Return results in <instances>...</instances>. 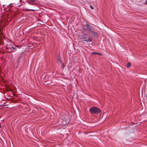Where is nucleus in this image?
Returning <instances> with one entry per match:
<instances>
[{"mask_svg":"<svg viewBox=\"0 0 147 147\" xmlns=\"http://www.w3.org/2000/svg\"><path fill=\"white\" fill-rule=\"evenodd\" d=\"M89 111L91 113H96L100 112V109L96 107H93L90 108Z\"/></svg>","mask_w":147,"mask_h":147,"instance_id":"1","label":"nucleus"},{"mask_svg":"<svg viewBox=\"0 0 147 147\" xmlns=\"http://www.w3.org/2000/svg\"><path fill=\"white\" fill-rule=\"evenodd\" d=\"M38 21H39L38 24L43 25L47 23L48 20H47V19H45L44 20L43 19H38Z\"/></svg>","mask_w":147,"mask_h":147,"instance_id":"2","label":"nucleus"},{"mask_svg":"<svg viewBox=\"0 0 147 147\" xmlns=\"http://www.w3.org/2000/svg\"><path fill=\"white\" fill-rule=\"evenodd\" d=\"M86 36L85 37H84L82 40V41L84 43H85V42H91V39L90 38H88V39H85L86 38Z\"/></svg>","mask_w":147,"mask_h":147,"instance_id":"3","label":"nucleus"},{"mask_svg":"<svg viewBox=\"0 0 147 147\" xmlns=\"http://www.w3.org/2000/svg\"><path fill=\"white\" fill-rule=\"evenodd\" d=\"M3 38L4 36L3 34L2 31L0 30V43L2 42V40L3 39Z\"/></svg>","mask_w":147,"mask_h":147,"instance_id":"4","label":"nucleus"},{"mask_svg":"<svg viewBox=\"0 0 147 147\" xmlns=\"http://www.w3.org/2000/svg\"><path fill=\"white\" fill-rule=\"evenodd\" d=\"M85 27V29L87 30L90 31L91 30V28L90 25H86Z\"/></svg>","mask_w":147,"mask_h":147,"instance_id":"5","label":"nucleus"},{"mask_svg":"<svg viewBox=\"0 0 147 147\" xmlns=\"http://www.w3.org/2000/svg\"><path fill=\"white\" fill-rule=\"evenodd\" d=\"M92 54H98V55H101V54L100 53H97V52H92Z\"/></svg>","mask_w":147,"mask_h":147,"instance_id":"6","label":"nucleus"},{"mask_svg":"<svg viewBox=\"0 0 147 147\" xmlns=\"http://www.w3.org/2000/svg\"><path fill=\"white\" fill-rule=\"evenodd\" d=\"M57 59L58 60L59 62V63L60 62V63H61V60H60V57L58 56L57 57Z\"/></svg>","mask_w":147,"mask_h":147,"instance_id":"7","label":"nucleus"},{"mask_svg":"<svg viewBox=\"0 0 147 147\" xmlns=\"http://www.w3.org/2000/svg\"><path fill=\"white\" fill-rule=\"evenodd\" d=\"M131 65V64L130 63H128L127 64V67H130Z\"/></svg>","mask_w":147,"mask_h":147,"instance_id":"8","label":"nucleus"},{"mask_svg":"<svg viewBox=\"0 0 147 147\" xmlns=\"http://www.w3.org/2000/svg\"><path fill=\"white\" fill-rule=\"evenodd\" d=\"M10 48H11V49H12L13 50H15L16 49L15 47H13L12 45L11 46Z\"/></svg>","mask_w":147,"mask_h":147,"instance_id":"9","label":"nucleus"},{"mask_svg":"<svg viewBox=\"0 0 147 147\" xmlns=\"http://www.w3.org/2000/svg\"><path fill=\"white\" fill-rule=\"evenodd\" d=\"M90 7L91 9H94V7L91 5L90 6Z\"/></svg>","mask_w":147,"mask_h":147,"instance_id":"10","label":"nucleus"},{"mask_svg":"<svg viewBox=\"0 0 147 147\" xmlns=\"http://www.w3.org/2000/svg\"><path fill=\"white\" fill-rule=\"evenodd\" d=\"M62 67H63V69L64 68V65L63 63L62 65Z\"/></svg>","mask_w":147,"mask_h":147,"instance_id":"11","label":"nucleus"},{"mask_svg":"<svg viewBox=\"0 0 147 147\" xmlns=\"http://www.w3.org/2000/svg\"><path fill=\"white\" fill-rule=\"evenodd\" d=\"M8 19H3V20H4L5 21H6V20H7V21H8Z\"/></svg>","mask_w":147,"mask_h":147,"instance_id":"12","label":"nucleus"},{"mask_svg":"<svg viewBox=\"0 0 147 147\" xmlns=\"http://www.w3.org/2000/svg\"><path fill=\"white\" fill-rule=\"evenodd\" d=\"M12 3H11L9 5H7V6H8V7H9V5H11Z\"/></svg>","mask_w":147,"mask_h":147,"instance_id":"13","label":"nucleus"},{"mask_svg":"<svg viewBox=\"0 0 147 147\" xmlns=\"http://www.w3.org/2000/svg\"><path fill=\"white\" fill-rule=\"evenodd\" d=\"M9 19V22H10V20H11V19Z\"/></svg>","mask_w":147,"mask_h":147,"instance_id":"14","label":"nucleus"},{"mask_svg":"<svg viewBox=\"0 0 147 147\" xmlns=\"http://www.w3.org/2000/svg\"><path fill=\"white\" fill-rule=\"evenodd\" d=\"M146 3L147 4V0L146 1Z\"/></svg>","mask_w":147,"mask_h":147,"instance_id":"15","label":"nucleus"},{"mask_svg":"<svg viewBox=\"0 0 147 147\" xmlns=\"http://www.w3.org/2000/svg\"><path fill=\"white\" fill-rule=\"evenodd\" d=\"M60 18H62V17H60Z\"/></svg>","mask_w":147,"mask_h":147,"instance_id":"16","label":"nucleus"},{"mask_svg":"<svg viewBox=\"0 0 147 147\" xmlns=\"http://www.w3.org/2000/svg\"><path fill=\"white\" fill-rule=\"evenodd\" d=\"M5 5H3V7H4L3 6H5Z\"/></svg>","mask_w":147,"mask_h":147,"instance_id":"17","label":"nucleus"},{"mask_svg":"<svg viewBox=\"0 0 147 147\" xmlns=\"http://www.w3.org/2000/svg\"><path fill=\"white\" fill-rule=\"evenodd\" d=\"M3 12H5V11H4H4H3Z\"/></svg>","mask_w":147,"mask_h":147,"instance_id":"18","label":"nucleus"},{"mask_svg":"<svg viewBox=\"0 0 147 147\" xmlns=\"http://www.w3.org/2000/svg\"><path fill=\"white\" fill-rule=\"evenodd\" d=\"M1 19H0V20H1ZM1 20H2V19H1Z\"/></svg>","mask_w":147,"mask_h":147,"instance_id":"19","label":"nucleus"},{"mask_svg":"<svg viewBox=\"0 0 147 147\" xmlns=\"http://www.w3.org/2000/svg\"><path fill=\"white\" fill-rule=\"evenodd\" d=\"M63 24H64V23H63Z\"/></svg>","mask_w":147,"mask_h":147,"instance_id":"20","label":"nucleus"}]
</instances>
